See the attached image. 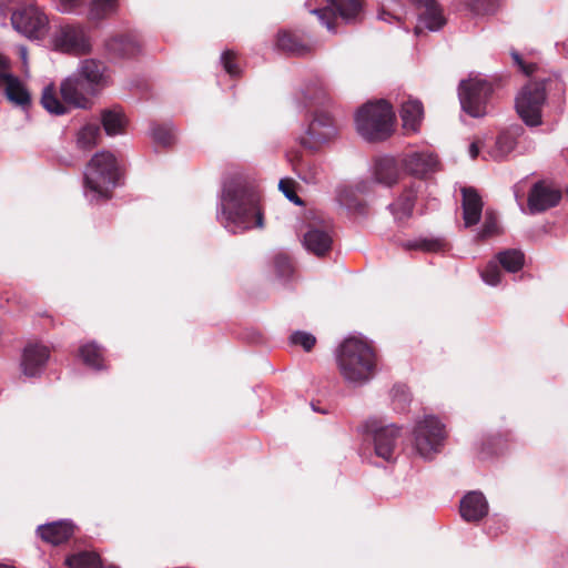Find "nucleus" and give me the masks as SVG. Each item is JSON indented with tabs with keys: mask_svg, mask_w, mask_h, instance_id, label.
Masks as SVG:
<instances>
[{
	"mask_svg": "<svg viewBox=\"0 0 568 568\" xmlns=\"http://www.w3.org/2000/svg\"><path fill=\"white\" fill-rule=\"evenodd\" d=\"M488 514V501L483 493L474 490L460 500V516L464 520L476 523Z\"/></svg>",
	"mask_w": 568,
	"mask_h": 568,
	"instance_id": "6ab92c4d",
	"label": "nucleus"
},
{
	"mask_svg": "<svg viewBox=\"0 0 568 568\" xmlns=\"http://www.w3.org/2000/svg\"><path fill=\"white\" fill-rule=\"evenodd\" d=\"M331 7L311 10V13L317 16L320 21L333 31L332 20L336 16L341 17L345 22L356 21L362 11L361 0H329Z\"/></svg>",
	"mask_w": 568,
	"mask_h": 568,
	"instance_id": "f8f14e48",
	"label": "nucleus"
},
{
	"mask_svg": "<svg viewBox=\"0 0 568 568\" xmlns=\"http://www.w3.org/2000/svg\"><path fill=\"white\" fill-rule=\"evenodd\" d=\"M367 433L373 438L376 456L386 462L395 458L399 429L394 424L382 425L376 419H371L365 425Z\"/></svg>",
	"mask_w": 568,
	"mask_h": 568,
	"instance_id": "9d476101",
	"label": "nucleus"
},
{
	"mask_svg": "<svg viewBox=\"0 0 568 568\" xmlns=\"http://www.w3.org/2000/svg\"><path fill=\"white\" fill-rule=\"evenodd\" d=\"M290 341L294 345L302 346L306 352H310L316 343L315 336L304 331L294 332L291 335Z\"/></svg>",
	"mask_w": 568,
	"mask_h": 568,
	"instance_id": "37998d69",
	"label": "nucleus"
},
{
	"mask_svg": "<svg viewBox=\"0 0 568 568\" xmlns=\"http://www.w3.org/2000/svg\"><path fill=\"white\" fill-rule=\"evenodd\" d=\"M336 134V128L332 118L325 112H315V115L307 126L302 143L308 149H317L328 142Z\"/></svg>",
	"mask_w": 568,
	"mask_h": 568,
	"instance_id": "ddd939ff",
	"label": "nucleus"
},
{
	"mask_svg": "<svg viewBox=\"0 0 568 568\" xmlns=\"http://www.w3.org/2000/svg\"><path fill=\"white\" fill-rule=\"evenodd\" d=\"M118 8L116 0H91L88 18L91 21H100L115 12Z\"/></svg>",
	"mask_w": 568,
	"mask_h": 568,
	"instance_id": "473e14b6",
	"label": "nucleus"
},
{
	"mask_svg": "<svg viewBox=\"0 0 568 568\" xmlns=\"http://www.w3.org/2000/svg\"><path fill=\"white\" fill-rule=\"evenodd\" d=\"M19 55H20L23 64L26 65L27 64V59H28V51H27L26 47H20L19 48Z\"/></svg>",
	"mask_w": 568,
	"mask_h": 568,
	"instance_id": "603ef678",
	"label": "nucleus"
},
{
	"mask_svg": "<svg viewBox=\"0 0 568 568\" xmlns=\"http://www.w3.org/2000/svg\"><path fill=\"white\" fill-rule=\"evenodd\" d=\"M480 275H481L483 281L486 284H488L490 286L498 285L500 283V276H501V273L499 270V263L496 261L489 262Z\"/></svg>",
	"mask_w": 568,
	"mask_h": 568,
	"instance_id": "79ce46f5",
	"label": "nucleus"
},
{
	"mask_svg": "<svg viewBox=\"0 0 568 568\" xmlns=\"http://www.w3.org/2000/svg\"><path fill=\"white\" fill-rule=\"evenodd\" d=\"M301 99L304 108H316L324 104L328 94L321 80L308 82L301 92Z\"/></svg>",
	"mask_w": 568,
	"mask_h": 568,
	"instance_id": "bb28decb",
	"label": "nucleus"
},
{
	"mask_svg": "<svg viewBox=\"0 0 568 568\" xmlns=\"http://www.w3.org/2000/svg\"><path fill=\"white\" fill-rule=\"evenodd\" d=\"M392 399L396 409L404 410L410 402V394L408 388L404 385H398L392 389Z\"/></svg>",
	"mask_w": 568,
	"mask_h": 568,
	"instance_id": "c03bdc74",
	"label": "nucleus"
},
{
	"mask_svg": "<svg viewBox=\"0 0 568 568\" xmlns=\"http://www.w3.org/2000/svg\"><path fill=\"white\" fill-rule=\"evenodd\" d=\"M372 175L376 183L390 187L400 176L398 162L393 156H382L375 160Z\"/></svg>",
	"mask_w": 568,
	"mask_h": 568,
	"instance_id": "aec40b11",
	"label": "nucleus"
},
{
	"mask_svg": "<svg viewBox=\"0 0 568 568\" xmlns=\"http://www.w3.org/2000/svg\"><path fill=\"white\" fill-rule=\"evenodd\" d=\"M499 233L497 216L493 212H486L484 225L477 234L479 240L494 236Z\"/></svg>",
	"mask_w": 568,
	"mask_h": 568,
	"instance_id": "58836bf2",
	"label": "nucleus"
},
{
	"mask_svg": "<svg viewBox=\"0 0 568 568\" xmlns=\"http://www.w3.org/2000/svg\"><path fill=\"white\" fill-rule=\"evenodd\" d=\"M303 245L307 252L322 257L332 248L333 236L328 224L310 225L303 235Z\"/></svg>",
	"mask_w": 568,
	"mask_h": 568,
	"instance_id": "2eb2a0df",
	"label": "nucleus"
},
{
	"mask_svg": "<svg viewBox=\"0 0 568 568\" xmlns=\"http://www.w3.org/2000/svg\"><path fill=\"white\" fill-rule=\"evenodd\" d=\"M221 63L223 64L224 70L232 77H236L240 74V69L237 64L234 62V53L230 50H226L221 55Z\"/></svg>",
	"mask_w": 568,
	"mask_h": 568,
	"instance_id": "a18cd8bd",
	"label": "nucleus"
},
{
	"mask_svg": "<svg viewBox=\"0 0 568 568\" xmlns=\"http://www.w3.org/2000/svg\"><path fill=\"white\" fill-rule=\"evenodd\" d=\"M297 171L298 176L306 183H316L321 176V168L315 163H301Z\"/></svg>",
	"mask_w": 568,
	"mask_h": 568,
	"instance_id": "ea45409f",
	"label": "nucleus"
},
{
	"mask_svg": "<svg viewBox=\"0 0 568 568\" xmlns=\"http://www.w3.org/2000/svg\"><path fill=\"white\" fill-rule=\"evenodd\" d=\"M346 205H347L349 209H352V207H356V205H352V204H348V203H346Z\"/></svg>",
	"mask_w": 568,
	"mask_h": 568,
	"instance_id": "4d7b16f0",
	"label": "nucleus"
},
{
	"mask_svg": "<svg viewBox=\"0 0 568 568\" xmlns=\"http://www.w3.org/2000/svg\"><path fill=\"white\" fill-rule=\"evenodd\" d=\"M415 199V191L406 190L388 205V210L396 221H404L412 216Z\"/></svg>",
	"mask_w": 568,
	"mask_h": 568,
	"instance_id": "cd10ccee",
	"label": "nucleus"
},
{
	"mask_svg": "<svg viewBox=\"0 0 568 568\" xmlns=\"http://www.w3.org/2000/svg\"><path fill=\"white\" fill-rule=\"evenodd\" d=\"M445 440L444 425L435 417L427 416L419 420L414 428V445L416 452L425 459L438 453Z\"/></svg>",
	"mask_w": 568,
	"mask_h": 568,
	"instance_id": "6e6552de",
	"label": "nucleus"
},
{
	"mask_svg": "<svg viewBox=\"0 0 568 568\" xmlns=\"http://www.w3.org/2000/svg\"><path fill=\"white\" fill-rule=\"evenodd\" d=\"M278 189L283 192L285 197L290 200L291 202L295 204H302V200L298 197V195L295 193L294 189L292 187V181L290 180H281L278 183Z\"/></svg>",
	"mask_w": 568,
	"mask_h": 568,
	"instance_id": "de8ad7c7",
	"label": "nucleus"
},
{
	"mask_svg": "<svg viewBox=\"0 0 568 568\" xmlns=\"http://www.w3.org/2000/svg\"><path fill=\"white\" fill-rule=\"evenodd\" d=\"M80 356L89 367L94 369L103 368L102 352L94 343L83 345L80 348Z\"/></svg>",
	"mask_w": 568,
	"mask_h": 568,
	"instance_id": "e433bc0d",
	"label": "nucleus"
},
{
	"mask_svg": "<svg viewBox=\"0 0 568 568\" xmlns=\"http://www.w3.org/2000/svg\"><path fill=\"white\" fill-rule=\"evenodd\" d=\"M511 57L515 61V63L526 73L530 74L534 71V65H525L519 53L516 51L511 52Z\"/></svg>",
	"mask_w": 568,
	"mask_h": 568,
	"instance_id": "8fccbe9b",
	"label": "nucleus"
},
{
	"mask_svg": "<svg viewBox=\"0 0 568 568\" xmlns=\"http://www.w3.org/2000/svg\"><path fill=\"white\" fill-rule=\"evenodd\" d=\"M546 83L529 82L516 97L515 106L518 115L529 126L541 124V110L546 102Z\"/></svg>",
	"mask_w": 568,
	"mask_h": 568,
	"instance_id": "0eeeda50",
	"label": "nucleus"
},
{
	"mask_svg": "<svg viewBox=\"0 0 568 568\" xmlns=\"http://www.w3.org/2000/svg\"><path fill=\"white\" fill-rule=\"evenodd\" d=\"M276 47L295 55H305L311 51L307 44L302 43L295 36L286 31L278 32Z\"/></svg>",
	"mask_w": 568,
	"mask_h": 568,
	"instance_id": "c756f323",
	"label": "nucleus"
},
{
	"mask_svg": "<svg viewBox=\"0 0 568 568\" xmlns=\"http://www.w3.org/2000/svg\"><path fill=\"white\" fill-rule=\"evenodd\" d=\"M151 134L154 142L162 146H169L175 140L173 129L166 124H154L151 129Z\"/></svg>",
	"mask_w": 568,
	"mask_h": 568,
	"instance_id": "4c0bfd02",
	"label": "nucleus"
},
{
	"mask_svg": "<svg viewBox=\"0 0 568 568\" xmlns=\"http://www.w3.org/2000/svg\"><path fill=\"white\" fill-rule=\"evenodd\" d=\"M523 128L519 125L511 126L501 132L495 142V145L489 150L488 154L496 161L504 160L508 154L514 151L517 144V138L521 134Z\"/></svg>",
	"mask_w": 568,
	"mask_h": 568,
	"instance_id": "4be33fe9",
	"label": "nucleus"
},
{
	"mask_svg": "<svg viewBox=\"0 0 568 568\" xmlns=\"http://www.w3.org/2000/svg\"><path fill=\"white\" fill-rule=\"evenodd\" d=\"M274 268L280 278H287L293 273V265L291 258L283 254H276L274 257Z\"/></svg>",
	"mask_w": 568,
	"mask_h": 568,
	"instance_id": "a19ab883",
	"label": "nucleus"
},
{
	"mask_svg": "<svg viewBox=\"0 0 568 568\" xmlns=\"http://www.w3.org/2000/svg\"><path fill=\"white\" fill-rule=\"evenodd\" d=\"M418 8L423 9L419 13L418 23L415 27V33L419 34L424 29L428 31H438L446 19L443 10L436 0H412Z\"/></svg>",
	"mask_w": 568,
	"mask_h": 568,
	"instance_id": "a211bd4d",
	"label": "nucleus"
},
{
	"mask_svg": "<svg viewBox=\"0 0 568 568\" xmlns=\"http://www.w3.org/2000/svg\"><path fill=\"white\" fill-rule=\"evenodd\" d=\"M4 97L14 105L26 109L31 103V97L28 89L13 75L2 87Z\"/></svg>",
	"mask_w": 568,
	"mask_h": 568,
	"instance_id": "393cba45",
	"label": "nucleus"
},
{
	"mask_svg": "<svg viewBox=\"0 0 568 568\" xmlns=\"http://www.w3.org/2000/svg\"><path fill=\"white\" fill-rule=\"evenodd\" d=\"M258 201V193L247 176L240 173L229 175L222 185L217 217L234 234L255 226L262 227L263 215Z\"/></svg>",
	"mask_w": 568,
	"mask_h": 568,
	"instance_id": "f03ea898",
	"label": "nucleus"
},
{
	"mask_svg": "<svg viewBox=\"0 0 568 568\" xmlns=\"http://www.w3.org/2000/svg\"><path fill=\"white\" fill-rule=\"evenodd\" d=\"M50 357V351L47 346L38 343H29L22 353L21 368L26 376H39Z\"/></svg>",
	"mask_w": 568,
	"mask_h": 568,
	"instance_id": "dca6fc26",
	"label": "nucleus"
},
{
	"mask_svg": "<svg viewBox=\"0 0 568 568\" xmlns=\"http://www.w3.org/2000/svg\"><path fill=\"white\" fill-rule=\"evenodd\" d=\"M560 200L559 189L545 181H539L530 189L528 209L531 214L540 213L556 206Z\"/></svg>",
	"mask_w": 568,
	"mask_h": 568,
	"instance_id": "4468645a",
	"label": "nucleus"
},
{
	"mask_svg": "<svg viewBox=\"0 0 568 568\" xmlns=\"http://www.w3.org/2000/svg\"><path fill=\"white\" fill-rule=\"evenodd\" d=\"M0 568H13V567H10V566L1 565V564H0Z\"/></svg>",
	"mask_w": 568,
	"mask_h": 568,
	"instance_id": "6e6d98bb",
	"label": "nucleus"
},
{
	"mask_svg": "<svg viewBox=\"0 0 568 568\" xmlns=\"http://www.w3.org/2000/svg\"><path fill=\"white\" fill-rule=\"evenodd\" d=\"M493 93V85L480 75L463 80L458 88L462 109L473 118L486 114L487 102Z\"/></svg>",
	"mask_w": 568,
	"mask_h": 568,
	"instance_id": "423d86ee",
	"label": "nucleus"
},
{
	"mask_svg": "<svg viewBox=\"0 0 568 568\" xmlns=\"http://www.w3.org/2000/svg\"><path fill=\"white\" fill-rule=\"evenodd\" d=\"M405 171L416 178H427L439 170V161L429 152H413L402 159Z\"/></svg>",
	"mask_w": 568,
	"mask_h": 568,
	"instance_id": "f3484780",
	"label": "nucleus"
},
{
	"mask_svg": "<svg viewBox=\"0 0 568 568\" xmlns=\"http://www.w3.org/2000/svg\"><path fill=\"white\" fill-rule=\"evenodd\" d=\"M463 194V220L466 227L477 224L481 217L483 201L477 191L473 187H464Z\"/></svg>",
	"mask_w": 568,
	"mask_h": 568,
	"instance_id": "412c9836",
	"label": "nucleus"
},
{
	"mask_svg": "<svg viewBox=\"0 0 568 568\" xmlns=\"http://www.w3.org/2000/svg\"><path fill=\"white\" fill-rule=\"evenodd\" d=\"M53 48L58 51L85 54L91 51L90 39L81 26H63L53 36Z\"/></svg>",
	"mask_w": 568,
	"mask_h": 568,
	"instance_id": "9b49d317",
	"label": "nucleus"
},
{
	"mask_svg": "<svg viewBox=\"0 0 568 568\" xmlns=\"http://www.w3.org/2000/svg\"><path fill=\"white\" fill-rule=\"evenodd\" d=\"M424 116V108L419 100L408 99L403 102L400 118L406 131L416 132Z\"/></svg>",
	"mask_w": 568,
	"mask_h": 568,
	"instance_id": "b1692460",
	"label": "nucleus"
},
{
	"mask_svg": "<svg viewBox=\"0 0 568 568\" xmlns=\"http://www.w3.org/2000/svg\"><path fill=\"white\" fill-rule=\"evenodd\" d=\"M394 112L384 100L367 103L356 114L358 133L367 141H383L393 132Z\"/></svg>",
	"mask_w": 568,
	"mask_h": 568,
	"instance_id": "39448f33",
	"label": "nucleus"
},
{
	"mask_svg": "<svg viewBox=\"0 0 568 568\" xmlns=\"http://www.w3.org/2000/svg\"><path fill=\"white\" fill-rule=\"evenodd\" d=\"M501 6V0H467L465 8L476 17L495 14Z\"/></svg>",
	"mask_w": 568,
	"mask_h": 568,
	"instance_id": "72a5a7b5",
	"label": "nucleus"
},
{
	"mask_svg": "<svg viewBox=\"0 0 568 568\" xmlns=\"http://www.w3.org/2000/svg\"><path fill=\"white\" fill-rule=\"evenodd\" d=\"M357 189H358L359 191L364 192V191H365V184H359V185H357Z\"/></svg>",
	"mask_w": 568,
	"mask_h": 568,
	"instance_id": "5fc2aeb1",
	"label": "nucleus"
},
{
	"mask_svg": "<svg viewBox=\"0 0 568 568\" xmlns=\"http://www.w3.org/2000/svg\"><path fill=\"white\" fill-rule=\"evenodd\" d=\"M101 121L108 135L121 133L125 124L124 114L120 108L102 111Z\"/></svg>",
	"mask_w": 568,
	"mask_h": 568,
	"instance_id": "c85d7f7f",
	"label": "nucleus"
},
{
	"mask_svg": "<svg viewBox=\"0 0 568 568\" xmlns=\"http://www.w3.org/2000/svg\"><path fill=\"white\" fill-rule=\"evenodd\" d=\"M69 568H102L100 557L94 552L82 551L65 559Z\"/></svg>",
	"mask_w": 568,
	"mask_h": 568,
	"instance_id": "f704fd0d",
	"label": "nucleus"
},
{
	"mask_svg": "<svg viewBox=\"0 0 568 568\" xmlns=\"http://www.w3.org/2000/svg\"><path fill=\"white\" fill-rule=\"evenodd\" d=\"M40 537L52 545L67 541L73 534V525L69 520H60L38 527Z\"/></svg>",
	"mask_w": 568,
	"mask_h": 568,
	"instance_id": "5701e85b",
	"label": "nucleus"
},
{
	"mask_svg": "<svg viewBox=\"0 0 568 568\" xmlns=\"http://www.w3.org/2000/svg\"><path fill=\"white\" fill-rule=\"evenodd\" d=\"M336 362L339 374L352 386L368 383L377 371V357L373 346L358 337H348L339 345Z\"/></svg>",
	"mask_w": 568,
	"mask_h": 568,
	"instance_id": "7ed1b4c3",
	"label": "nucleus"
},
{
	"mask_svg": "<svg viewBox=\"0 0 568 568\" xmlns=\"http://www.w3.org/2000/svg\"><path fill=\"white\" fill-rule=\"evenodd\" d=\"M13 28L29 39H43L48 32V18L34 6H23L11 16Z\"/></svg>",
	"mask_w": 568,
	"mask_h": 568,
	"instance_id": "1a4fd4ad",
	"label": "nucleus"
},
{
	"mask_svg": "<svg viewBox=\"0 0 568 568\" xmlns=\"http://www.w3.org/2000/svg\"><path fill=\"white\" fill-rule=\"evenodd\" d=\"M478 153H479V148H478L477 143L476 142L471 143L469 145V155H470V158L471 159L477 158Z\"/></svg>",
	"mask_w": 568,
	"mask_h": 568,
	"instance_id": "3c124183",
	"label": "nucleus"
},
{
	"mask_svg": "<svg viewBox=\"0 0 568 568\" xmlns=\"http://www.w3.org/2000/svg\"><path fill=\"white\" fill-rule=\"evenodd\" d=\"M119 180L115 156L101 151L93 155L84 171V195L90 202L109 199Z\"/></svg>",
	"mask_w": 568,
	"mask_h": 568,
	"instance_id": "20e7f679",
	"label": "nucleus"
},
{
	"mask_svg": "<svg viewBox=\"0 0 568 568\" xmlns=\"http://www.w3.org/2000/svg\"><path fill=\"white\" fill-rule=\"evenodd\" d=\"M405 250H419L424 252H438L443 250L444 243L439 239L419 237L402 242Z\"/></svg>",
	"mask_w": 568,
	"mask_h": 568,
	"instance_id": "c9c22d12",
	"label": "nucleus"
},
{
	"mask_svg": "<svg viewBox=\"0 0 568 568\" xmlns=\"http://www.w3.org/2000/svg\"><path fill=\"white\" fill-rule=\"evenodd\" d=\"M85 0H55L57 9L62 13H73L84 4Z\"/></svg>",
	"mask_w": 568,
	"mask_h": 568,
	"instance_id": "49530a36",
	"label": "nucleus"
},
{
	"mask_svg": "<svg viewBox=\"0 0 568 568\" xmlns=\"http://www.w3.org/2000/svg\"><path fill=\"white\" fill-rule=\"evenodd\" d=\"M497 262L509 273H516L524 266L525 256L519 250H506L497 255Z\"/></svg>",
	"mask_w": 568,
	"mask_h": 568,
	"instance_id": "2f4dec72",
	"label": "nucleus"
},
{
	"mask_svg": "<svg viewBox=\"0 0 568 568\" xmlns=\"http://www.w3.org/2000/svg\"><path fill=\"white\" fill-rule=\"evenodd\" d=\"M100 138V126L95 123H89L79 130L77 134V145L79 149L89 150L98 144Z\"/></svg>",
	"mask_w": 568,
	"mask_h": 568,
	"instance_id": "7c9ffc66",
	"label": "nucleus"
},
{
	"mask_svg": "<svg viewBox=\"0 0 568 568\" xmlns=\"http://www.w3.org/2000/svg\"><path fill=\"white\" fill-rule=\"evenodd\" d=\"M106 49L118 57H133L140 51V44L133 36L122 34L109 39Z\"/></svg>",
	"mask_w": 568,
	"mask_h": 568,
	"instance_id": "a878e982",
	"label": "nucleus"
},
{
	"mask_svg": "<svg viewBox=\"0 0 568 568\" xmlns=\"http://www.w3.org/2000/svg\"><path fill=\"white\" fill-rule=\"evenodd\" d=\"M110 83V74L104 62L95 59L81 60L77 69L60 83L62 101L58 98L55 87L43 89L41 103L43 108L57 115L67 113L65 104L75 109L88 110L93 99Z\"/></svg>",
	"mask_w": 568,
	"mask_h": 568,
	"instance_id": "f257e3e1",
	"label": "nucleus"
},
{
	"mask_svg": "<svg viewBox=\"0 0 568 568\" xmlns=\"http://www.w3.org/2000/svg\"><path fill=\"white\" fill-rule=\"evenodd\" d=\"M13 77L10 68L9 60L0 54V87H2L9 79Z\"/></svg>",
	"mask_w": 568,
	"mask_h": 568,
	"instance_id": "09e8293b",
	"label": "nucleus"
},
{
	"mask_svg": "<svg viewBox=\"0 0 568 568\" xmlns=\"http://www.w3.org/2000/svg\"><path fill=\"white\" fill-rule=\"evenodd\" d=\"M378 17L381 20H384V21H389V19L393 18L389 13H386V12H382Z\"/></svg>",
	"mask_w": 568,
	"mask_h": 568,
	"instance_id": "864d4df0",
	"label": "nucleus"
}]
</instances>
